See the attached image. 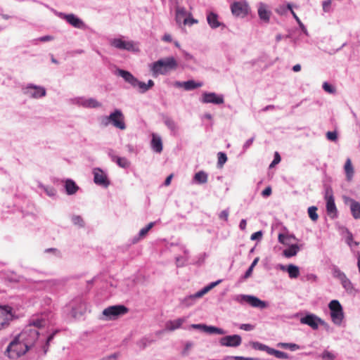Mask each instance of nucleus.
Returning <instances> with one entry per match:
<instances>
[{"instance_id": "nucleus-8", "label": "nucleus", "mask_w": 360, "mask_h": 360, "mask_svg": "<svg viewBox=\"0 0 360 360\" xmlns=\"http://www.w3.org/2000/svg\"><path fill=\"white\" fill-rule=\"evenodd\" d=\"M231 11L232 14L238 18L245 17L249 11L250 7L245 0L233 2L231 5Z\"/></svg>"}, {"instance_id": "nucleus-14", "label": "nucleus", "mask_w": 360, "mask_h": 360, "mask_svg": "<svg viewBox=\"0 0 360 360\" xmlns=\"http://www.w3.org/2000/svg\"><path fill=\"white\" fill-rule=\"evenodd\" d=\"M111 45L118 49L134 51V44L132 41H124L122 39H114Z\"/></svg>"}, {"instance_id": "nucleus-51", "label": "nucleus", "mask_w": 360, "mask_h": 360, "mask_svg": "<svg viewBox=\"0 0 360 360\" xmlns=\"http://www.w3.org/2000/svg\"><path fill=\"white\" fill-rule=\"evenodd\" d=\"M32 325L38 328H42L46 326V321L44 319H36L32 321Z\"/></svg>"}, {"instance_id": "nucleus-20", "label": "nucleus", "mask_w": 360, "mask_h": 360, "mask_svg": "<svg viewBox=\"0 0 360 360\" xmlns=\"http://www.w3.org/2000/svg\"><path fill=\"white\" fill-rule=\"evenodd\" d=\"M185 321L186 319L184 318L177 319L174 321H169L165 324V329L169 331L175 330L181 328Z\"/></svg>"}, {"instance_id": "nucleus-6", "label": "nucleus", "mask_w": 360, "mask_h": 360, "mask_svg": "<svg viewBox=\"0 0 360 360\" xmlns=\"http://www.w3.org/2000/svg\"><path fill=\"white\" fill-rule=\"evenodd\" d=\"M128 311V308L124 305H113L105 308L103 311V315L105 316L107 319L111 320L120 316L124 315Z\"/></svg>"}, {"instance_id": "nucleus-41", "label": "nucleus", "mask_w": 360, "mask_h": 360, "mask_svg": "<svg viewBox=\"0 0 360 360\" xmlns=\"http://www.w3.org/2000/svg\"><path fill=\"white\" fill-rule=\"evenodd\" d=\"M217 166L218 167H223L224 165L226 163V162L227 161V156L226 155V153H223V152H219L217 153Z\"/></svg>"}, {"instance_id": "nucleus-22", "label": "nucleus", "mask_w": 360, "mask_h": 360, "mask_svg": "<svg viewBox=\"0 0 360 360\" xmlns=\"http://www.w3.org/2000/svg\"><path fill=\"white\" fill-rule=\"evenodd\" d=\"M119 75L121 76L127 82L130 84L133 87H136L137 79L134 77L129 72L123 70H119Z\"/></svg>"}, {"instance_id": "nucleus-50", "label": "nucleus", "mask_w": 360, "mask_h": 360, "mask_svg": "<svg viewBox=\"0 0 360 360\" xmlns=\"http://www.w3.org/2000/svg\"><path fill=\"white\" fill-rule=\"evenodd\" d=\"M323 89L325 91L329 94H334L335 92V88L326 82H323Z\"/></svg>"}, {"instance_id": "nucleus-55", "label": "nucleus", "mask_w": 360, "mask_h": 360, "mask_svg": "<svg viewBox=\"0 0 360 360\" xmlns=\"http://www.w3.org/2000/svg\"><path fill=\"white\" fill-rule=\"evenodd\" d=\"M165 123L172 130H174L176 129V124L172 119H167Z\"/></svg>"}, {"instance_id": "nucleus-48", "label": "nucleus", "mask_w": 360, "mask_h": 360, "mask_svg": "<svg viewBox=\"0 0 360 360\" xmlns=\"http://www.w3.org/2000/svg\"><path fill=\"white\" fill-rule=\"evenodd\" d=\"M294 19L297 22V23L300 26V28L301 29V30L302 32V35H304L305 37L308 36V32L307 30V28L302 24V22H301L300 18L296 15V14L295 13H294Z\"/></svg>"}, {"instance_id": "nucleus-17", "label": "nucleus", "mask_w": 360, "mask_h": 360, "mask_svg": "<svg viewBox=\"0 0 360 360\" xmlns=\"http://www.w3.org/2000/svg\"><path fill=\"white\" fill-rule=\"evenodd\" d=\"M174 85L176 87H183L185 90L190 91L202 86V83L195 82L193 80H188L183 82H176Z\"/></svg>"}, {"instance_id": "nucleus-61", "label": "nucleus", "mask_w": 360, "mask_h": 360, "mask_svg": "<svg viewBox=\"0 0 360 360\" xmlns=\"http://www.w3.org/2000/svg\"><path fill=\"white\" fill-rule=\"evenodd\" d=\"M193 347V343L188 342L185 345L184 349L183 351V354L186 355L188 353V351Z\"/></svg>"}, {"instance_id": "nucleus-30", "label": "nucleus", "mask_w": 360, "mask_h": 360, "mask_svg": "<svg viewBox=\"0 0 360 360\" xmlns=\"http://www.w3.org/2000/svg\"><path fill=\"white\" fill-rule=\"evenodd\" d=\"M81 105L84 108H99L101 106V104L98 101L92 98L82 101Z\"/></svg>"}, {"instance_id": "nucleus-26", "label": "nucleus", "mask_w": 360, "mask_h": 360, "mask_svg": "<svg viewBox=\"0 0 360 360\" xmlns=\"http://www.w3.org/2000/svg\"><path fill=\"white\" fill-rule=\"evenodd\" d=\"M65 187L66 193L68 195H73L79 190L78 186H77L75 182L72 179H68L65 181Z\"/></svg>"}, {"instance_id": "nucleus-49", "label": "nucleus", "mask_w": 360, "mask_h": 360, "mask_svg": "<svg viewBox=\"0 0 360 360\" xmlns=\"http://www.w3.org/2000/svg\"><path fill=\"white\" fill-rule=\"evenodd\" d=\"M72 221L75 225H77L80 227L84 226V222L83 219L80 216L74 215L72 217Z\"/></svg>"}, {"instance_id": "nucleus-58", "label": "nucleus", "mask_w": 360, "mask_h": 360, "mask_svg": "<svg viewBox=\"0 0 360 360\" xmlns=\"http://www.w3.org/2000/svg\"><path fill=\"white\" fill-rule=\"evenodd\" d=\"M262 231H257V232H255V233H252L251 235L250 238L252 240H257V239L262 238Z\"/></svg>"}, {"instance_id": "nucleus-43", "label": "nucleus", "mask_w": 360, "mask_h": 360, "mask_svg": "<svg viewBox=\"0 0 360 360\" xmlns=\"http://www.w3.org/2000/svg\"><path fill=\"white\" fill-rule=\"evenodd\" d=\"M326 136L328 140L333 142H337L338 139V132L336 131H329L326 132Z\"/></svg>"}, {"instance_id": "nucleus-24", "label": "nucleus", "mask_w": 360, "mask_h": 360, "mask_svg": "<svg viewBox=\"0 0 360 360\" xmlns=\"http://www.w3.org/2000/svg\"><path fill=\"white\" fill-rule=\"evenodd\" d=\"M271 12L268 10L264 4H260L258 8V15L261 20L268 22L269 20Z\"/></svg>"}, {"instance_id": "nucleus-45", "label": "nucleus", "mask_w": 360, "mask_h": 360, "mask_svg": "<svg viewBox=\"0 0 360 360\" xmlns=\"http://www.w3.org/2000/svg\"><path fill=\"white\" fill-rule=\"evenodd\" d=\"M269 353L271 354H274L275 356L279 359H285L287 357V354L285 352L276 350L274 349H269Z\"/></svg>"}, {"instance_id": "nucleus-54", "label": "nucleus", "mask_w": 360, "mask_h": 360, "mask_svg": "<svg viewBox=\"0 0 360 360\" xmlns=\"http://www.w3.org/2000/svg\"><path fill=\"white\" fill-rule=\"evenodd\" d=\"M278 240L283 244H287L288 241L290 240V238L287 235L281 233L278 235Z\"/></svg>"}, {"instance_id": "nucleus-47", "label": "nucleus", "mask_w": 360, "mask_h": 360, "mask_svg": "<svg viewBox=\"0 0 360 360\" xmlns=\"http://www.w3.org/2000/svg\"><path fill=\"white\" fill-rule=\"evenodd\" d=\"M294 19L297 22V23L300 26V28L301 29V30L302 32V35H304L305 37L308 36V32L307 30V28L302 24V22H301L300 18L296 15V14L295 13H294Z\"/></svg>"}, {"instance_id": "nucleus-25", "label": "nucleus", "mask_w": 360, "mask_h": 360, "mask_svg": "<svg viewBox=\"0 0 360 360\" xmlns=\"http://www.w3.org/2000/svg\"><path fill=\"white\" fill-rule=\"evenodd\" d=\"M151 148L156 153H161L162 150V142L160 137L153 134L151 141Z\"/></svg>"}, {"instance_id": "nucleus-3", "label": "nucleus", "mask_w": 360, "mask_h": 360, "mask_svg": "<svg viewBox=\"0 0 360 360\" xmlns=\"http://www.w3.org/2000/svg\"><path fill=\"white\" fill-rule=\"evenodd\" d=\"M330 316L332 322L336 326H340L345 319L343 307L337 300H331L328 304Z\"/></svg>"}, {"instance_id": "nucleus-33", "label": "nucleus", "mask_w": 360, "mask_h": 360, "mask_svg": "<svg viewBox=\"0 0 360 360\" xmlns=\"http://www.w3.org/2000/svg\"><path fill=\"white\" fill-rule=\"evenodd\" d=\"M112 160L116 162V163L122 168H127L129 167L130 162L125 158H121L117 156H113Z\"/></svg>"}, {"instance_id": "nucleus-53", "label": "nucleus", "mask_w": 360, "mask_h": 360, "mask_svg": "<svg viewBox=\"0 0 360 360\" xmlns=\"http://www.w3.org/2000/svg\"><path fill=\"white\" fill-rule=\"evenodd\" d=\"M331 3H332L331 0H325L323 1L322 6H323V10L325 12H328L330 11Z\"/></svg>"}, {"instance_id": "nucleus-13", "label": "nucleus", "mask_w": 360, "mask_h": 360, "mask_svg": "<svg viewBox=\"0 0 360 360\" xmlns=\"http://www.w3.org/2000/svg\"><path fill=\"white\" fill-rule=\"evenodd\" d=\"M94 173V181L96 184L102 186L103 187H108L110 182L108 179L106 174L99 168H95L93 171Z\"/></svg>"}, {"instance_id": "nucleus-52", "label": "nucleus", "mask_w": 360, "mask_h": 360, "mask_svg": "<svg viewBox=\"0 0 360 360\" xmlns=\"http://www.w3.org/2000/svg\"><path fill=\"white\" fill-rule=\"evenodd\" d=\"M280 161H281V156H280L279 153L278 152H275L274 159L272 161V162L270 164L269 168L274 167L275 165H276L277 164H278L280 162Z\"/></svg>"}, {"instance_id": "nucleus-42", "label": "nucleus", "mask_w": 360, "mask_h": 360, "mask_svg": "<svg viewBox=\"0 0 360 360\" xmlns=\"http://www.w3.org/2000/svg\"><path fill=\"white\" fill-rule=\"evenodd\" d=\"M316 211H317V207H315V206H311V207H309L308 208V214H309V217H310V219L313 221H316L318 218H319V215L318 214L316 213Z\"/></svg>"}, {"instance_id": "nucleus-7", "label": "nucleus", "mask_w": 360, "mask_h": 360, "mask_svg": "<svg viewBox=\"0 0 360 360\" xmlns=\"http://www.w3.org/2000/svg\"><path fill=\"white\" fill-rule=\"evenodd\" d=\"M176 21L178 24L183 23L184 25H192L198 22L197 20L192 18L190 13H188L184 8L179 6L176 9Z\"/></svg>"}, {"instance_id": "nucleus-11", "label": "nucleus", "mask_w": 360, "mask_h": 360, "mask_svg": "<svg viewBox=\"0 0 360 360\" xmlns=\"http://www.w3.org/2000/svg\"><path fill=\"white\" fill-rule=\"evenodd\" d=\"M24 94L31 98H39L46 95V89L41 86L30 84L24 89Z\"/></svg>"}, {"instance_id": "nucleus-27", "label": "nucleus", "mask_w": 360, "mask_h": 360, "mask_svg": "<svg viewBox=\"0 0 360 360\" xmlns=\"http://www.w3.org/2000/svg\"><path fill=\"white\" fill-rule=\"evenodd\" d=\"M154 86V82L151 79L148 80V83L146 84L145 82H140L137 79V84H136V87L138 88L139 92L141 93H145L148 89L152 88Z\"/></svg>"}, {"instance_id": "nucleus-35", "label": "nucleus", "mask_w": 360, "mask_h": 360, "mask_svg": "<svg viewBox=\"0 0 360 360\" xmlns=\"http://www.w3.org/2000/svg\"><path fill=\"white\" fill-rule=\"evenodd\" d=\"M346 233H347V236L345 238V242L347 243V244L351 248H352L354 246H355V247L358 246L359 243L353 240L352 233L348 229H346Z\"/></svg>"}, {"instance_id": "nucleus-4", "label": "nucleus", "mask_w": 360, "mask_h": 360, "mask_svg": "<svg viewBox=\"0 0 360 360\" xmlns=\"http://www.w3.org/2000/svg\"><path fill=\"white\" fill-rule=\"evenodd\" d=\"M101 123L105 127L111 123L115 127L119 129L124 130L126 129L124 117L120 110H115L109 116L103 117Z\"/></svg>"}, {"instance_id": "nucleus-60", "label": "nucleus", "mask_w": 360, "mask_h": 360, "mask_svg": "<svg viewBox=\"0 0 360 360\" xmlns=\"http://www.w3.org/2000/svg\"><path fill=\"white\" fill-rule=\"evenodd\" d=\"M219 217H220V219H224V221H228L229 212L227 210H223L220 213Z\"/></svg>"}, {"instance_id": "nucleus-29", "label": "nucleus", "mask_w": 360, "mask_h": 360, "mask_svg": "<svg viewBox=\"0 0 360 360\" xmlns=\"http://www.w3.org/2000/svg\"><path fill=\"white\" fill-rule=\"evenodd\" d=\"M207 22L212 28H217L220 23L218 21V16L214 13H210L207 16Z\"/></svg>"}, {"instance_id": "nucleus-44", "label": "nucleus", "mask_w": 360, "mask_h": 360, "mask_svg": "<svg viewBox=\"0 0 360 360\" xmlns=\"http://www.w3.org/2000/svg\"><path fill=\"white\" fill-rule=\"evenodd\" d=\"M153 226L154 223L150 222L146 227L141 229L139 232V237L143 238L144 236H146L148 232L153 227Z\"/></svg>"}, {"instance_id": "nucleus-59", "label": "nucleus", "mask_w": 360, "mask_h": 360, "mask_svg": "<svg viewBox=\"0 0 360 360\" xmlns=\"http://www.w3.org/2000/svg\"><path fill=\"white\" fill-rule=\"evenodd\" d=\"M240 328V329L247 331H250L254 329V326L251 324H242Z\"/></svg>"}, {"instance_id": "nucleus-28", "label": "nucleus", "mask_w": 360, "mask_h": 360, "mask_svg": "<svg viewBox=\"0 0 360 360\" xmlns=\"http://www.w3.org/2000/svg\"><path fill=\"white\" fill-rule=\"evenodd\" d=\"M344 169L346 174L347 179L348 181H350L354 176V168L352 165L351 160L349 158L347 159Z\"/></svg>"}, {"instance_id": "nucleus-40", "label": "nucleus", "mask_w": 360, "mask_h": 360, "mask_svg": "<svg viewBox=\"0 0 360 360\" xmlns=\"http://www.w3.org/2000/svg\"><path fill=\"white\" fill-rule=\"evenodd\" d=\"M320 357L323 360H335L337 354L333 352L324 350L323 353L320 355Z\"/></svg>"}, {"instance_id": "nucleus-15", "label": "nucleus", "mask_w": 360, "mask_h": 360, "mask_svg": "<svg viewBox=\"0 0 360 360\" xmlns=\"http://www.w3.org/2000/svg\"><path fill=\"white\" fill-rule=\"evenodd\" d=\"M345 202L349 205L352 217L355 219H360V202L350 198H346Z\"/></svg>"}, {"instance_id": "nucleus-1", "label": "nucleus", "mask_w": 360, "mask_h": 360, "mask_svg": "<svg viewBox=\"0 0 360 360\" xmlns=\"http://www.w3.org/2000/svg\"><path fill=\"white\" fill-rule=\"evenodd\" d=\"M39 333L36 329L22 332L8 346L6 353L11 359H16L25 354L38 339Z\"/></svg>"}, {"instance_id": "nucleus-56", "label": "nucleus", "mask_w": 360, "mask_h": 360, "mask_svg": "<svg viewBox=\"0 0 360 360\" xmlns=\"http://www.w3.org/2000/svg\"><path fill=\"white\" fill-rule=\"evenodd\" d=\"M283 255L285 257H292V245H290L288 249L285 250L283 252Z\"/></svg>"}, {"instance_id": "nucleus-32", "label": "nucleus", "mask_w": 360, "mask_h": 360, "mask_svg": "<svg viewBox=\"0 0 360 360\" xmlns=\"http://www.w3.org/2000/svg\"><path fill=\"white\" fill-rule=\"evenodd\" d=\"M203 331L210 334L224 335L226 333V331L220 328L207 325H205Z\"/></svg>"}, {"instance_id": "nucleus-5", "label": "nucleus", "mask_w": 360, "mask_h": 360, "mask_svg": "<svg viewBox=\"0 0 360 360\" xmlns=\"http://www.w3.org/2000/svg\"><path fill=\"white\" fill-rule=\"evenodd\" d=\"M331 272L333 276L340 281L342 288L345 289V290L351 292L353 290L354 288L351 281L338 266L333 265L331 267Z\"/></svg>"}, {"instance_id": "nucleus-34", "label": "nucleus", "mask_w": 360, "mask_h": 360, "mask_svg": "<svg viewBox=\"0 0 360 360\" xmlns=\"http://www.w3.org/2000/svg\"><path fill=\"white\" fill-rule=\"evenodd\" d=\"M194 179L199 184H205L207 181V174L203 171L198 172L195 174Z\"/></svg>"}, {"instance_id": "nucleus-21", "label": "nucleus", "mask_w": 360, "mask_h": 360, "mask_svg": "<svg viewBox=\"0 0 360 360\" xmlns=\"http://www.w3.org/2000/svg\"><path fill=\"white\" fill-rule=\"evenodd\" d=\"M245 300L248 304L254 307L263 309L266 307V304L264 302L254 296L248 295L245 297Z\"/></svg>"}, {"instance_id": "nucleus-12", "label": "nucleus", "mask_w": 360, "mask_h": 360, "mask_svg": "<svg viewBox=\"0 0 360 360\" xmlns=\"http://www.w3.org/2000/svg\"><path fill=\"white\" fill-rule=\"evenodd\" d=\"M242 342L241 337L238 335H226L220 339L219 343L225 347H238Z\"/></svg>"}, {"instance_id": "nucleus-57", "label": "nucleus", "mask_w": 360, "mask_h": 360, "mask_svg": "<svg viewBox=\"0 0 360 360\" xmlns=\"http://www.w3.org/2000/svg\"><path fill=\"white\" fill-rule=\"evenodd\" d=\"M45 192L49 196H54L56 193V191L51 187L45 188Z\"/></svg>"}, {"instance_id": "nucleus-46", "label": "nucleus", "mask_w": 360, "mask_h": 360, "mask_svg": "<svg viewBox=\"0 0 360 360\" xmlns=\"http://www.w3.org/2000/svg\"><path fill=\"white\" fill-rule=\"evenodd\" d=\"M278 267L283 271H287L290 278H292V264H290L287 266L283 264H278Z\"/></svg>"}, {"instance_id": "nucleus-64", "label": "nucleus", "mask_w": 360, "mask_h": 360, "mask_svg": "<svg viewBox=\"0 0 360 360\" xmlns=\"http://www.w3.org/2000/svg\"><path fill=\"white\" fill-rule=\"evenodd\" d=\"M254 138L249 139L244 144V148L245 149L248 148L253 143Z\"/></svg>"}, {"instance_id": "nucleus-23", "label": "nucleus", "mask_w": 360, "mask_h": 360, "mask_svg": "<svg viewBox=\"0 0 360 360\" xmlns=\"http://www.w3.org/2000/svg\"><path fill=\"white\" fill-rule=\"evenodd\" d=\"M326 210L328 214H336L337 208L335 204V200L333 195H328L327 192L326 196Z\"/></svg>"}, {"instance_id": "nucleus-9", "label": "nucleus", "mask_w": 360, "mask_h": 360, "mask_svg": "<svg viewBox=\"0 0 360 360\" xmlns=\"http://www.w3.org/2000/svg\"><path fill=\"white\" fill-rule=\"evenodd\" d=\"M12 319V308L9 306H0V330L7 328Z\"/></svg>"}, {"instance_id": "nucleus-38", "label": "nucleus", "mask_w": 360, "mask_h": 360, "mask_svg": "<svg viewBox=\"0 0 360 360\" xmlns=\"http://www.w3.org/2000/svg\"><path fill=\"white\" fill-rule=\"evenodd\" d=\"M221 281H217L216 282L211 283L207 286L202 288L201 290L197 292V296H203L207 292H208L211 289H212L214 287H215L217 285H218Z\"/></svg>"}, {"instance_id": "nucleus-19", "label": "nucleus", "mask_w": 360, "mask_h": 360, "mask_svg": "<svg viewBox=\"0 0 360 360\" xmlns=\"http://www.w3.org/2000/svg\"><path fill=\"white\" fill-rule=\"evenodd\" d=\"M66 21L76 28H83L84 24L81 19L74 14H68L65 16Z\"/></svg>"}, {"instance_id": "nucleus-37", "label": "nucleus", "mask_w": 360, "mask_h": 360, "mask_svg": "<svg viewBox=\"0 0 360 360\" xmlns=\"http://www.w3.org/2000/svg\"><path fill=\"white\" fill-rule=\"evenodd\" d=\"M316 276L313 274L305 273L304 271H302L300 279L302 281H310L315 282L316 281Z\"/></svg>"}, {"instance_id": "nucleus-31", "label": "nucleus", "mask_w": 360, "mask_h": 360, "mask_svg": "<svg viewBox=\"0 0 360 360\" xmlns=\"http://www.w3.org/2000/svg\"><path fill=\"white\" fill-rule=\"evenodd\" d=\"M202 296H197V292L193 294V295H189L185 298H184L183 300H181V304L184 306V307H188L191 305H193L195 302V300L197 299V298H200Z\"/></svg>"}, {"instance_id": "nucleus-10", "label": "nucleus", "mask_w": 360, "mask_h": 360, "mask_svg": "<svg viewBox=\"0 0 360 360\" xmlns=\"http://www.w3.org/2000/svg\"><path fill=\"white\" fill-rule=\"evenodd\" d=\"M321 318L312 313H307L304 315H301L300 321L302 324L307 325L312 330H317L319 327V321Z\"/></svg>"}, {"instance_id": "nucleus-36", "label": "nucleus", "mask_w": 360, "mask_h": 360, "mask_svg": "<svg viewBox=\"0 0 360 360\" xmlns=\"http://www.w3.org/2000/svg\"><path fill=\"white\" fill-rule=\"evenodd\" d=\"M288 11H290L292 13V4L288 3L286 5L280 6L277 9L276 12L281 15H285Z\"/></svg>"}, {"instance_id": "nucleus-18", "label": "nucleus", "mask_w": 360, "mask_h": 360, "mask_svg": "<svg viewBox=\"0 0 360 360\" xmlns=\"http://www.w3.org/2000/svg\"><path fill=\"white\" fill-rule=\"evenodd\" d=\"M86 309V304L84 301L79 300L75 302L72 307V314L73 317H77L78 315L83 314Z\"/></svg>"}, {"instance_id": "nucleus-16", "label": "nucleus", "mask_w": 360, "mask_h": 360, "mask_svg": "<svg viewBox=\"0 0 360 360\" xmlns=\"http://www.w3.org/2000/svg\"><path fill=\"white\" fill-rule=\"evenodd\" d=\"M202 102L206 103L221 104L224 103V98L221 96H218L215 93H205L202 96Z\"/></svg>"}, {"instance_id": "nucleus-39", "label": "nucleus", "mask_w": 360, "mask_h": 360, "mask_svg": "<svg viewBox=\"0 0 360 360\" xmlns=\"http://www.w3.org/2000/svg\"><path fill=\"white\" fill-rule=\"evenodd\" d=\"M221 281H217L216 282L211 283L207 286L202 288L201 290L197 292V296H203L207 292H208L211 289H212L214 287H215L217 285H218Z\"/></svg>"}, {"instance_id": "nucleus-2", "label": "nucleus", "mask_w": 360, "mask_h": 360, "mask_svg": "<svg viewBox=\"0 0 360 360\" xmlns=\"http://www.w3.org/2000/svg\"><path fill=\"white\" fill-rule=\"evenodd\" d=\"M177 62L173 57L159 60L152 64L151 71L154 77L159 75H166L177 68Z\"/></svg>"}, {"instance_id": "nucleus-62", "label": "nucleus", "mask_w": 360, "mask_h": 360, "mask_svg": "<svg viewBox=\"0 0 360 360\" xmlns=\"http://www.w3.org/2000/svg\"><path fill=\"white\" fill-rule=\"evenodd\" d=\"M323 326L327 330L330 328L329 324L322 319H321L319 321V326Z\"/></svg>"}, {"instance_id": "nucleus-63", "label": "nucleus", "mask_w": 360, "mask_h": 360, "mask_svg": "<svg viewBox=\"0 0 360 360\" xmlns=\"http://www.w3.org/2000/svg\"><path fill=\"white\" fill-rule=\"evenodd\" d=\"M271 193V188L270 187H266L262 193V195L264 197L270 195Z\"/></svg>"}]
</instances>
